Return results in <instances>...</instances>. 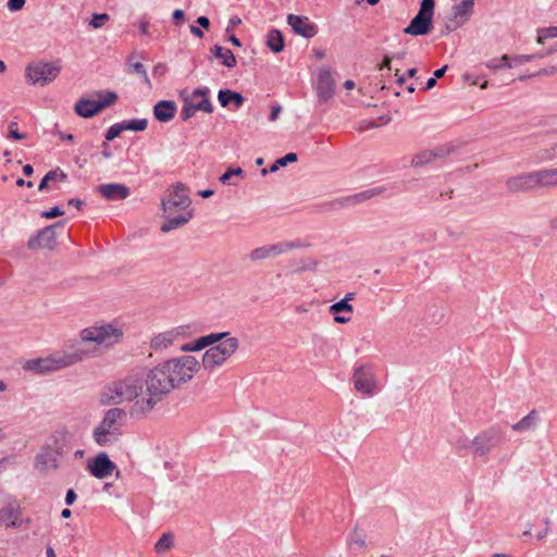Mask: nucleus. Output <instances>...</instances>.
Listing matches in <instances>:
<instances>
[{"instance_id":"a878e982","label":"nucleus","mask_w":557,"mask_h":557,"mask_svg":"<svg viewBox=\"0 0 557 557\" xmlns=\"http://www.w3.org/2000/svg\"><path fill=\"white\" fill-rule=\"evenodd\" d=\"M180 335L181 332L178 331V329L160 333L151 339L150 346L154 350L165 349L170 347L173 344L174 339Z\"/></svg>"},{"instance_id":"bf43d9fd","label":"nucleus","mask_w":557,"mask_h":557,"mask_svg":"<svg viewBox=\"0 0 557 557\" xmlns=\"http://www.w3.org/2000/svg\"><path fill=\"white\" fill-rule=\"evenodd\" d=\"M487 67L495 71V70L503 69L504 64L499 60L494 59L487 63Z\"/></svg>"},{"instance_id":"5701e85b","label":"nucleus","mask_w":557,"mask_h":557,"mask_svg":"<svg viewBox=\"0 0 557 557\" xmlns=\"http://www.w3.org/2000/svg\"><path fill=\"white\" fill-rule=\"evenodd\" d=\"M74 111L77 115L84 119H90L100 112L97 101L81 98L74 106Z\"/></svg>"},{"instance_id":"3c124183","label":"nucleus","mask_w":557,"mask_h":557,"mask_svg":"<svg viewBox=\"0 0 557 557\" xmlns=\"http://www.w3.org/2000/svg\"><path fill=\"white\" fill-rule=\"evenodd\" d=\"M64 214V211L60 207H53L48 211H42L41 216L45 219H54Z\"/></svg>"},{"instance_id":"052dcab7","label":"nucleus","mask_w":557,"mask_h":557,"mask_svg":"<svg viewBox=\"0 0 557 557\" xmlns=\"http://www.w3.org/2000/svg\"><path fill=\"white\" fill-rule=\"evenodd\" d=\"M536 55H532V54H523V55H518L515 58V62L516 63H524V62H529L531 61L532 59H534Z\"/></svg>"},{"instance_id":"c03bdc74","label":"nucleus","mask_w":557,"mask_h":557,"mask_svg":"<svg viewBox=\"0 0 557 557\" xmlns=\"http://www.w3.org/2000/svg\"><path fill=\"white\" fill-rule=\"evenodd\" d=\"M125 131L123 122L113 124L106 133V140L111 141L119 137Z\"/></svg>"},{"instance_id":"7c9ffc66","label":"nucleus","mask_w":557,"mask_h":557,"mask_svg":"<svg viewBox=\"0 0 557 557\" xmlns=\"http://www.w3.org/2000/svg\"><path fill=\"white\" fill-rule=\"evenodd\" d=\"M539 413L536 410H531L525 417H523L520 421L511 425V429L517 432L528 431L535 426L537 422Z\"/></svg>"},{"instance_id":"0e129e2a","label":"nucleus","mask_w":557,"mask_h":557,"mask_svg":"<svg viewBox=\"0 0 557 557\" xmlns=\"http://www.w3.org/2000/svg\"><path fill=\"white\" fill-rule=\"evenodd\" d=\"M70 206H73L75 207L76 209L81 210L83 205H84V201L81 200V199H77V198H72L69 200L67 202Z\"/></svg>"},{"instance_id":"9b49d317","label":"nucleus","mask_w":557,"mask_h":557,"mask_svg":"<svg viewBox=\"0 0 557 557\" xmlns=\"http://www.w3.org/2000/svg\"><path fill=\"white\" fill-rule=\"evenodd\" d=\"M63 226V222L59 221L54 224L41 228L35 236L30 237L27 247L30 250L37 249H53L57 245V232L58 227Z\"/></svg>"},{"instance_id":"de8ad7c7","label":"nucleus","mask_w":557,"mask_h":557,"mask_svg":"<svg viewBox=\"0 0 557 557\" xmlns=\"http://www.w3.org/2000/svg\"><path fill=\"white\" fill-rule=\"evenodd\" d=\"M8 131V138L10 139L22 140L26 138V134L18 132L16 122H11L9 124Z\"/></svg>"},{"instance_id":"f704fd0d","label":"nucleus","mask_w":557,"mask_h":557,"mask_svg":"<svg viewBox=\"0 0 557 557\" xmlns=\"http://www.w3.org/2000/svg\"><path fill=\"white\" fill-rule=\"evenodd\" d=\"M536 162H548L557 160V141L554 143L549 148L541 149L535 154Z\"/></svg>"},{"instance_id":"6ab92c4d","label":"nucleus","mask_w":557,"mask_h":557,"mask_svg":"<svg viewBox=\"0 0 557 557\" xmlns=\"http://www.w3.org/2000/svg\"><path fill=\"white\" fill-rule=\"evenodd\" d=\"M287 24L293 32L304 38H312L317 35V26L309 22L307 16L288 14Z\"/></svg>"},{"instance_id":"412c9836","label":"nucleus","mask_w":557,"mask_h":557,"mask_svg":"<svg viewBox=\"0 0 557 557\" xmlns=\"http://www.w3.org/2000/svg\"><path fill=\"white\" fill-rule=\"evenodd\" d=\"M97 191L107 200H124L131 191L124 184L109 183L97 186Z\"/></svg>"},{"instance_id":"aec40b11","label":"nucleus","mask_w":557,"mask_h":557,"mask_svg":"<svg viewBox=\"0 0 557 557\" xmlns=\"http://www.w3.org/2000/svg\"><path fill=\"white\" fill-rule=\"evenodd\" d=\"M230 335L228 332H222V333H211L201 337H198L191 343L184 344L181 347L182 351L189 352V351H199L207 347H210L218 342L222 341L223 338H226Z\"/></svg>"},{"instance_id":"393cba45","label":"nucleus","mask_w":557,"mask_h":557,"mask_svg":"<svg viewBox=\"0 0 557 557\" xmlns=\"http://www.w3.org/2000/svg\"><path fill=\"white\" fill-rule=\"evenodd\" d=\"M21 516V509L17 503H9L0 510V523L5 527H15Z\"/></svg>"},{"instance_id":"c756f323","label":"nucleus","mask_w":557,"mask_h":557,"mask_svg":"<svg viewBox=\"0 0 557 557\" xmlns=\"http://www.w3.org/2000/svg\"><path fill=\"white\" fill-rule=\"evenodd\" d=\"M267 46L274 53L283 51L285 41L282 32L275 28L271 29L267 36Z\"/></svg>"},{"instance_id":"7ed1b4c3","label":"nucleus","mask_w":557,"mask_h":557,"mask_svg":"<svg viewBox=\"0 0 557 557\" xmlns=\"http://www.w3.org/2000/svg\"><path fill=\"white\" fill-rule=\"evenodd\" d=\"M126 420V411L122 408L108 409L100 423L92 431V440L101 447L117 443L122 436V428Z\"/></svg>"},{"instance_id":"69168bd1","label":"nucleus","mask_w":557,"mask_h":557,"mask_svg":"<svg viewBox=\"0 0 557 557\" xmlns=\"http://www.w3.org/2000/svg\"><path fill=\"white\" fill-rule=\"evenodd\" d=\"M392 58L388 55H385L383 59V62L380 64L379 70L383 69H391Z\"/></svg>"},{"instance_id":"4c0bfd02","label":"nucleus","mask_w":557,"mask_h":557,"mask_svg":"<svg viewBox=\"0 0 557 557\" xmlns=\"http://www.w3.org/2000/svg\"><path fill=\"white\" fill-rule=\"evenodd\" d=\"M197 109L191 102V97H184V104L181 110V117L183 121H188L196 113Z\"/></svg>"},{"instance_id":"338daca9","label":"nucleus","mask_w":557,"mask_h":557,"mask_svg":"<svg viewBox=\"0 0 557 557\" xmlns=\"http://www.w3.org/2000/svg\"><path fill=\"white\" fill-rule=\"evenodd\" d=\"M190 33L198 37V38H202L203 37V32L201 30L200 27L198 26H195V25H190Z\"/></svg>"},{"instance_id":"a211bd4d","label":"nucleus","mask_w":557,"mask_h":557,"mask_svg":"<svg viewBox=\"0 0 557 557\" xmlns=\"http://www.w3.org/2000/svg\"><path fill=\"white\" fill-rule=\"evenodd\" d=\"M194 216V209H189L187 211H183L180 214H176V211L163 212L164 222L161 224V232L169 233L173 230L183 227L186 225Z\"/></svg>"},{"instance_id":"b1692460","label":"nucleus","mask_w":557,"mask_h":557,"mask_svg":"<svg viewBox=\"0 0 557 557\" xmlns=\"http://www.w3.org/2000/svg\"><path fill=\"white\" fill-rule=\"evenodd\" d=\"M474 0H462L460 3L451 8V13L462 25L467 23L473 14Z\"/></svg>"},{"instance_id":"6e6552de","label":"nucleus","mask_w":557,"mask_h":557,"mask_svg":"<svg viewBox=\"0 0 557 557\" xmlns=\"http://www.w3.org/2000/svg\"><path fill=\"white\" fill-rule=\"evenodd\" d=\"M434 8V0H422L417 15L410 21L404 33L411 36L429 34L432 29Z\"/></svg>"},{"instance_id":"f03ea898","label":"nucleus","mask_w":557,"mask_h":557,"mask_svg":"<svg viewBox=\"0 0 557 557\" xmlns=\"http://www.w3.org/2000/svg\"><path fill=\"white\" fill-rule=\"evenodd\" d=\"M123 332L112 324H101L86 327L79 333L77 341L70 348L54 352L45 358L27 360L24 369L45 374L74 366L97 354V347H89V343L112 346L119 342Z\"/></svg>"},{"instance_id":"774afa93","label":"nucleus","mask_w":557,"mask_h":557,"mask_svg":"<svg viewBox=\"0 0 557 557\" xmlns=\"http://www.w3.org/2000/svg\"><path fill=\"white\" fill-rule=\"evenodd\" d=\"M46 178V181L48 182H52V181H57L58 178V175H57V169L54 170H51L49 172L46 173V175L44 176Z\"/></svg>"},{"instance_id":"dca6fc26","label":"nucleus","mask_w":557,"mask_h":557,"mask_svg":"<svg viewBox=\"0 0 557 557\" xmlns=\"http://www.w3.org/2000/svg\"><path fill=\"white\" fill-rule=\"evenodd\" d=\"M334 86L335 84L330 69L321 67L317 83V96L320 103H325L333 97Z\"/></svg>"},{"instance_id":"c85d7f7f","label":"nucleus","mask_w":557,"mask_h":557,"mask_svg":"<svg viewBox=\"0 0 557 557\" xmlns=\"http://www.w3.org/2000/svg\"><path fill=\"white\" fill-rule=\"evenodd\" d=\"M539 187L550 188L557 186V168L535 171Z\"/></svg>"},{"instance_id":"39448f33","label":"nucleus","mask_w":557,"mask_h":557,"mask_svg":"<svg viewBox=\"0 0 557 557\" xmlns=\"http://www.w3.org/2000/svg\"><path fill=\"white\" fill-rule=\"evenodd\" d=\"M500 442V432L491 429L478 434L471 441H468L466 437L458 438L456 449L460 454L470 451L473 457H484L490 454L493 448L497 447Z\"/></svg>"},{"instance_id":"2eb2a0df","label":"nucleus","mask_w":557,"mask_h":557,"mask_svg":"<svg viewBox=\"0 0 557 557\" xmlns=\"http://www.w3.org/2000/svg\"><path fill=\"white\" fill-rule=\"evenodd\" d=\"M115 468V463L110 460L107 453L98 454L87 463L88 471L97 479H104L111 475Z\"/></svg>"},{"instance_id":"ea45409f","label":"nucleus","mask_w":557,"mask_h":557,"mask_svg":"<svg viewBox=\"0 0 557 557\" xmlns=\"http://www.w3.org/2000/svg\"><path fill=\"white\" fill-rule=\"evenodd\" d=\"M555 37H557V26H552V27L543 28V29L539 30L537 42L539 44H544V41L547 38H555Z\"/></svg>"},{"instance_id":"4d7b16f0","label":"nucleus","mask_w":557,"mask_h":557,"mask_svg":"<svg viewBox=\"0 0 557 557\" xmlns=\"http://www.w3.org/2000/svg\"><path fill=\"white\" fill-rule=\"evenodd\" d=\"M173 21L176 25L181 24L185 17L184 12L181 9H176L173 12Z\"/></svg>"},{"instance_id":"20e7f679","label":"nucleus","mask_w":557,"mask_h":557,"mask_svg":"<svg viewBox=\"0 0 557 557\" xmlns=\"http://www.w3.org/2000/svg\"><path fill=\"white\" fill-rule=\"evenodd\" d=\"M139 381L132 371L123 380L115 381L103 387L99 395V403L102 406L120 405L123 401H134L140 399Z\"/></svg>"},{"instance_id":"2f4dec72","label":"nucleus","mask_w":557,"mask_h":557,"mask_svg":"<svg viewBox=\"0 0 557 557\" xmlns=\"http://www.w3.org/2000/svg\"><path fill=\"white\" fill-rule=\"evenodd\" d=\"M213 55L221 59L222 64L226 67H234L237 63L234 53L230 49H224L219 45L212 48Z\"/></svg>"},{"instance_id":"4be33fe9","label":"nucleus","mask_w":557,"mask_h":557,"mask_svg":"<svg viewBox=\"0 0 557 557\" xmlns=\"http://www.w3.org/2000/svg\"><path fill=\"white\" fill-rule=\"evenodd\" d=\"M177 111V106L173 100H161L153 107V116L161 123L172 121Z\"/></svg>"},{"instance_id":"e2e57ef3","label":"nucleus","mask_w":557,"mask_h":557,"mask_svg":"<svg viewBox=\"0 0 557 557\" xmlns=\"http://www.w3.org/2000/svg\"><path fill=\"white\" fill-rule=\"evenodd\" d=\"M379 127V124L372 121H362L360 124V129H370V128H376Z\"/></svg>"},{"instance_id":"1a4fd4ad","label":"nucleus","mask_w":557,"mask_h":557,"mask_svg":"<svg viewBox=\"0 0 557 557\" xmlns=\"http://www.w3.org/2000/svg\"><path fill=\"white\" fill-rule=\"evenodd\" d=\"M60 71L58 62H35L27 65L25 74L29 84L45 86L54 81Z\"/></svg>"},{"instance_id":"423d86ee","label":"nucleus","mask_w":557,"mask_h":557,"mask_svg":"<svg viewBox=\"0 0 557 557\" xmlns=\"http://www.w3.org/2000/svg\"><path fill=\"white\" fill-rule=\"evenodd\" d=\"M67 453L62 440L53 437L52 443L44 445L34 460V467L40 473L47 474L60 468V459Z\"/></svg>"},{"instance_id":"72a5a7b5","label":"nucleus","mask_w":557,"mask_h":557,"mask_svg":"<svg viewBox=\"0 0 557 557\" xmlns=\"http://www.w3.org/2000/svg\"><path fill=\"white\" fill-rule=\"evenodd\" d=\"M96 95L98 96V100L96 101L100 111H102L107 107L114 104L117 100V94L115 91H98L96 92Z\"/></svg>"},{"instance_id":"cd10ccee","label":"nucleus","mask_w":557,"mask_h":557,"mask_svg":"<svg viewBox=\"0 0 557 557\" xmlns=\"http://www.w3.org/2000/svg\"><path fill=\"white\" fill-rule=\"evenodd\" d=\"M218 100L222 107H227L233 102L236 108H240L244 104L245 98L240 92L231 89H221L218 92Z\"/></svg>"},{"instance_id":"13d9d810","label":"nucleus","mask_w":557,"mask_h":557,"mask_svg":"<svg viewBox=\"0 0 557 557\" xmlns=\"http://www.w3.org/2000/svg\"><path fill=\"white\" fill-rule=\"evenodd\" d=\"M281 111H282V107H281V104H276V106H274V107L272 108L271 113H270L269 120H270L271 122L276 121V119L278 117V114H280V112H281Z\"/></svg>"},{"instance_id":"473e14b6","label":"nucleus","mask_w":557,"mask_h":557,"mask_svg":"<svg viewBox=\"0 0 557 557\" xmlns=\"http://www.w3.org/2000/svg\"><path fill=\"white\" fill-rule=\"evenodd\" d=\"M135 53L131 54L127 59V72L132 74H138L144 78V82L150 86V79L148 77L147 71L141 62H134Z\"/></svg>"},{"instance_id":"8fccbe9b","label":"nucleus","mask_w":557,"mask_h":557,"mask_svg":"<svg viewBox=\"0 0 557 557\" xmlns=\"http://www.w3.org/2000/svg\"><path fill=\"white\" fill-rule=\"evenodd\" d=\"M197 111H203L206 113H212L213 112V106L208 97L202 98V100L198 103H194Z\"/></svg>"},{"instance_id":"4468645a","label":"nucleus","mask_w":557,"mask_h":557,"mask_svg":"<svg viewBox=\"0 0 557 557\" xmlns=\"http://www.w3.org/2000/svg\"><path fill=\"white\" fill-rule=\"evenodd\" d=\"M354 386L357 392L372 396L376 389V382L373 372L366 367H358L352 375Z\"/></svg>"},{"instance_id":"6e6d98bb","label":"nucleus","mask_w":557,"mask_h":557,"mask_svg":"<svg viewBox=\"0 0 557 557\" xmlns=\"http://www.w3.org/2000/svg\"><path fill=\"white\" fill-rule=\"evenodd\" d=\"M76 498H77V495H76L75 491L73 488L67 490L66 495H65V504L67 506H72L75 503Z\"/></svg>"},{"instance_id":"0eeeda50","label":"nucleus","mask_w":557,"mask_h":557,"mask_svg":"<svg viewBox=\"0 0 557 557\" xmlns=\"http://www.w3.org/2000/svg\"><path fill=\"white\" fill-rule=\"evenodd\" d=\"M239 347V341L236 337H226L212 345L202 356V367L206 370H213L221 367Z\"/></svg>"},{"instance_id":"f257e3e1","label":"nucleus","mask_w":557,"mask_h":557,"mask_svg":"<svg viewBox=\"0 0 557 557\" xmlns=\"http://www.w3.org/2000/svg\"><path fill=\"white\" fill-rule=\"evenodd\" d=\"M194 356H182L163 361L151 369L134 370L140 386V399L129 409L132 417H143L150 412L173 389L190 381L200 370Z\"/></svg>"},{"instance_id":"ddd939ff","label":"nucleus","mask_w":557,"mask_h":557,"mask_svg":"<svg viewBox=\"0 0 557 557\" xmlns=\"http://www.w3.org/2000/svg\"><path fill=\"white\" fill-rule=\"evenodd\" d=\"M454 151L450 145L437 146L433 149L422 150L411 159V166L423 168L436 160H442L448 157Z\"/></svg>"},{"instance_id":"37998d69","label":"nucleus","mask_w":557,"mask_h":557,"mask_svg":"<svg viewBox=\"0 0 557 557\" xmlns=\"http://www.w3.org/2000/svg\"><path fill=\"white\" fill-rule=\"evenodd\" d=\"M110 20L109 14L107 13H94L92 17L89 22V25L94 28H100Z\"/></svg>"},{"instance_id":"9d476101","label":"nucleus","mask_w":557,"mask_h":557,"mask_svg":"<svg viewBox=\"0 0 557 557\" xmlns=\"http://www.w3.org/2000/svg\"><path fill=\"white\" fill-rule=\"evenodd\" d=\"M170 196V198H163L161 201L163 212L177 211L178 209L187 211L190 209L191 200L187 195V187L183 183L177 182L173 185Z\"/></svg>"},{"instance_id":"79ce46f5","label":"nucleus","mask_w":557,"mask_h":557,"mask_svg":"<svg viewBox=\"0 0 557 557\" xmlns=\"http://www.w3.org/2000/svg\"><path fill=\"white\" fill-rule=\"evenodd\" d=\"M317 261L313 260H300L295 264L294 272L300 273L306 271H313L317 268Z\"/></svg>"},{"instance_id":"a18cd8bd","label":"nucleus","mask_w":557,"mask_h":557,"mask_svg":"<svg viewBox=\"0 0 557 557\" xmlns=\"http://www.w3.org/2000/svg\"><path fill=\"white\" fill-rule=\"evenodd\" d=\"M460 26H462V24L459 21H457L454 16H451L444 24V26H443V28L441 30V35L442 36H446L449 33H451V32L456 30L457 28H459Z\"/></svg>"},{"instance_id":"58836bf2","label":"nucleus","mask_w":557,"mask_h":557,"mask_svg":"<svg viewBox=\"0 0 557 557\" xmlns=\"http://www.w3.org/2000/svg\"><path fill=\"white\" fill-rule=\"evenodd\" d=\"M125 131L143 132L147 128L148 121L146 119H133L123 122Z\"/></svg>"},{"instance_id":"49530a36","label":"nucleus","mask_w":557,"mask_h":557,"mask_svg":"<svg viewBox=\"0 0 557 557\" xmlns=\"http://www.w3.org/2000/svg\"><path fill=\"white\" fill-rule=\"evenodd\" d=\"M349 544H357L359 545L361 548H364L366 547V541H364V535L361 531L358 530V528L356 527L352 532L350 533V536H349Z\"/></svg>"},{"instance_id":"f8f14e48","label":"nucleus","mask_w":557,"mask_h":557,"mask_svg":"<svg viewBox=\"0 0 557 557\" xmlns=\"http://www.w3.org/2000/svg\"><path fill=\"white\" fill-rule=\"evenodd\" d=\"M300 247V244L297 243H278L274 245H265L258 248L252 249L248 258L251 262H259L269 258L276 257L282 255L293 248Z\"/></svg>"},{"instance_id":"a19ab883","label":"nucleus","mask_w":557,"mask_h":557,"mask_svg":"<svg viewBox=\"0 0 557 557\" xmlns=\"http://www.w3.org/2000/svg\"><path fill=\"white\" fill-rule=\"evenodd\" d=\"M243 175H244V171L242 170V168H231L224 174H222L220 176V182H222L223 184L235 185L234 183L230 182L231 177L243 176Z\"/></svg>"},{"instance_id":"09e8293b","label":"nucleus","mask_w":557,"mask_h":557,"mask_svg":"<svg viewBox=\"0 0 557 557\" xmlns=\"http://www.w3.org/2000/svg\"><path fill=\"white\" fill-rule=\"evenodd\" d=\"M372 196V193L371 191H364V193H360V194H357L355 196H351V197H348L344 200H341L339 202L343 205L344 202L345 203H358V202H361L366 199H369L371 198Z\"/></svg>"},{"instance_id":"f3484780","label":"nucleus","mask_w":557,"mask_h":557,"mask_svg":"<svg viewBox=\"0 0 557 557\" xmlns=\"http://www.w3.org/2000/svg\"><path fill=\"white\" fill-rule=\"evenodd\" d=\"M506 187L510 193L530 191L540 188L535 172L509 177Z\"/></svg>"},{"instance_id":"603ef678","label":"nucleus","mask_w":557,"mask_h":557,"mask_svg":"<svg viewBox=\"0 0 557 557\" xmlns=\"http://www.w3.org/2000/svg\"><path fill=\"white\" fill-rule=\"evenodd\" d=\"M25 3H26V0H9L7 5L11 12H16V11L22 10L24 8Z\"/></svg>"},{"instance_id":"c9c22d12","label":"nucleus","mask_w":557,"mask_h":557,"mask_svg":"<svg viewBox=\"0 0 557 557\" xmlns=\"http://www.w3.org/2000/svg\"><path fill=\"white\" fill-rule=\"evenodd\" d=\"M298 160V156L297 153L295 152H288L287 154H285L284 157L282 158H278L277 160H275V162L270 166V172L271 173H274L276 172L282 166H286L288 163H294Z\"/></svg>"},{"instance_id":"bb28decb","label":"nucleus","mask_w":557,"mask_h":557,"mask_svg":"<svg viewBox=\"0 0 557 557\" xmlns=\"http://www.w3.org/2000/svg\"><path fill=\"white\" fill-rule=\"evenodd\" d=\"M354 308L346 300H339L330 307V313L334 314V321L339 324H345L351 320L350 315H341L342 312L352 313Z\"/></svg>"},{"instance_id":"864d4df0","label":"nucleus","mask_w":557,"mask_h":557,"mask_svg":"<svg viewBox=\"0 0 557 557\" xmlns=\"http://www.w3.org/2000/svg\"><path fill=\"white\" fill-rule=\"evenodd\" d=\"M209 92H210V90H209L208 87L196 88L195 90H193V92L190 94L189 97H191V102H193L195 98H198V97L206 98V97H208Z\"/></svg>"},{"instance_id":"680f3d73","label":"nucleus","mask_w":557,"mask_h":557,"mask_svg":"<svg viewBox=\"0 0 557 557\" xmlns=\"http://www.w3.org/2000/svg\"><path fill=\"white\" fill-rule=\"evenodd\" d=\"M197 23H198V25L200 27L206 28V29L209 28V26H210V20L207 16H203V15L199 16L197 18Z\"/></svg>"},{"instance_id":"e433bc0d","label":"nucleus","mask_w":557,"mask_h":557,"mask_svg":"<svg viewBox=\"0 0 557 557\" xmlns=\"http://www.w3.org/2000/svg\"><path fill=\"white\" fill-rule=\"evenodd\" d=\"M173 546V535L171 533H164L156 543L154 550L158 554H162Z\"/></svg>"},{"instance_id":"5fc2aeb1","label":"nucleus","mask_w":557,"mask_h":557,"mask_svg":"<svg viewBox=\"0 0 557 557\" xmlns=\"http://www.w3.org/2000/svg\"><path fill=\"white\" fill-rule=\"evenodd\" d=\"M557 72V65L556 66H550V67H546V69H543L541 71H539L537 73L535 74H532V75H529V76H521L520 79L523 81L527 77H532V76H535V75H541V74H544V75H552L554 73Z\"/></svg>"}]
</instances>
